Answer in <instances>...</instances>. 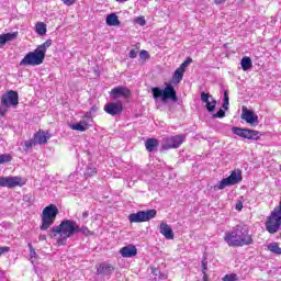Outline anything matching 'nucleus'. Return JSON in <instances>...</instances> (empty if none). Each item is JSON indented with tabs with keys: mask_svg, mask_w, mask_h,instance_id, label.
<instances>
[{
	"mask_svg": "<svg viewBox=\"0 0 281 281\" xmlns=\"http://www.w3.org/2000/svg\"><path fill=\"white\" fill-rule=\"evenodd\" d=\"M105 23H106V25L114 26V27L117 25H121L120 19L117 18V14H115V13L109 14L105 19Z\"/></svg>",
	"mask_w": 281,
	"mask_h": 281,
	"instance_id": "nucleus-22",
	"label": "nucleus"
},
{
	"mask_svg": "<svg viewBox=\"0 0 281 281\" xmlns=\"http://www.w3.org/2000/svg\"><path fill=\"white\" fill-rule=\"evenodd\" d=\"M8 109H10V105L8 103H3V101H0V116L3 117L5 113H8Z\"/></svg>",
	"mask_w": 281,
	"mask_h": 281,
	"instance_id": "nucleus-32",
	"label": "nucleus"
},
{
	"mask_svg": "<svg viewBox=\"0 0 281 281\" xmlns=\"http://www.w3.org/2000/svg\"><path fill=\"white\" fill-rule=\"evenodd\" d=\"M213 117H218V119L225 117V110L220 109V110L217 111V113L213 114Z\"/></svg>",
	"mask_w": 281,
	"mask_h": 281,
	"instance_id": "nucleus-40",
	"label": "nucleus"
},
{
	"mask_svg": "<svg viewBox=\"0 0 281 281\" xmlns=\"http://www.w3.org/2000/svg\"><path fill=\"white\" fill-rule=\"evenodd\" d=\"M241 120H245L247 124H255L258 126V115L247 108H243L241 110Z\"/></svg>",
	"mask_w": 281,
	"mask_h": 281,
	"instance_id": "nucleus-16",
	"label": "nucleus"
},
{
	"mask_svg": "<svg viewBox=\"0 0 281 281\" xmlns=\"http://www.w3.org/2000/svg\"><path fill=\"white\" fill-rule=\"evenodd\" d=\"M64 1V5H74V3H76L77 0H63Z\"/></svg>",
	"mask_w": 281,
	"mask_h": 281,
	"instance_id": "nucleus-43",
	"label": "nucleus"
},
{
	"mask_svg": "<svg viewBox=\"0 0 281 281\" xmlns=\"http://www.w3.org/2000/svg\"><path fill=\"white\" fill-rule=\"evenodd\" d=\"M235 210H237V212H240V210H243V202L238 201L235 205Z\"/></svg>",
	"mask_w": 281,
	"mask_h": 281,
	"instance_id": "nucleus-45",
	"label": "nucleus"
},
{
	"mask_svg": "<svg viewBox=\"0 0 281 281\" xmlns=\"http://www.w3.org/2000/svg\"><path fill=\"white\" fill-rule=\"evenodd\" d=\"M223 281H238V276L236 273L226 274L222 279Z\"/></svg>",
	"mask_w": 281,
	"mask_h": 281,
	"instance_id": "nucleus-35",
	"label": "nucleus"
},
{
	"mask_svg": "<svg viewBox=\"0 0 281 281\" xmlns=\"http://www.w3.org/2000/svg\"><path fill=\"white\" fill-rule=\"evenodd\" d=\"M160 234L167 238V240H172L175 238V233L172 232V227L167 223H161L159 227Z\"/></svg>",
	"mask_w": 281,
	"mask_h": 281,
	"instance_id": "nucleus-18",
	"label": "nucleus"
},
{
	"mask_svg": "<svg viewBox=\"0 0 281 281\" xmlns=\"http://www.w3.org/2000/svg\"><path fill=\"white\" fill-rule=\"evenodd\" d=\"M192 63V59L191 57H188L181 65L178 69H181V71H186L188 69V67H190Z\"/></svg>",
	"mask_w": 281,
	"mask_h": 281,
	"instance_id": "nucleus-33",
	"label": "nucleus"
},
{
	"mask_svg": "<svg viewBox=\"0 0 281 281\" xmlns=\"http://www.w3.org/2000/svg\"><path fill=\"white\" fill-rule=\"evenodd\" d=\"M135 23H137L138 25L144 26V25H146V19H144V16H137L135 19Z\"/></svg>",
	"mask_w": 281,
	"mask_h": 281,
	"instance_id": "nucleus-38",
	"label": "nucleus"
},
{
	"mask_svg": "<svg viewBox=\"0 0 281 281\" xmlns=\"http://www.w3.org/2000/svg\"><path fill=\"white\" fill-rule=\"evenodd\" d=\"M269 251H271L272 254H276L277 256H281V248L278 244H271L268 247Z\"/></svg>",
	"mask_w": 281,
	"mask_h": 281,
	"instance_id": "nucleus-29",
	"label": "nucleus"
},
{
	"mask_svg": "<svg viewBox=\"0 0 281 281\" xmlns=\"http://www.w3.org/2000/svg\"><path fill=\"white\" fill-rule=\"evenodd\" d=\"M82 218H89V212H87V211L83 212V213H82Z\"/></svg>",
	"mask_w": 281,
	"mask_h": 281,
	"instance_id": "nucleus-47",
	"label": "nucleus"
},
{
	"mask_svg": "<svg viewBox=\"0 0 281 281\" xmlns=\"http://www.w3.org/2000/svg\"><path fill=\"white\" fill-rule=\"evenodd\" d=\"M224 243L228 247H245L254 245V237L249 234V227L247 225H237L224 234Z\"/></svg>",
	"mask_w": 281,
	"mask_h": 281,
	"instance_id": "nucleus-1",
	"label": "nucleus"
},
{
	"mask_svg": "<svg viewBox=\"0 0 281 281\" xmlns=\"http://www.w3.org/2000/svg\"><path fill=\"white\" fill-rule=\"evenodd\" d=\"M139 58L146 60V58H150V54H148L147 50H144V49H143V50H140V53H139Z\"/></svg>",
	"mask_w": 281,
	"mask_h": 281,
	"instance_id": "nucleus-41",
	"label": "nucleus"
},
{
	"mask_svg": "<svg viewBox=\"0 0 281 281\" xmlns=\"http://www.w3.org/2000/svg\"><path fill=\"white\" fill-rule=\"evenodd\" d=\"M215 3L217 4L225 3V0H215Z\"/></svg>",
	"mask_w": 281,
	"mask_h": 281,
	"instance_id": "nucleus-51",
	"label": "nucleus"
},
{
	"mask_svg": "<svg viewBox=\"0 0 281 281\" xmlns=\"http://www.w3.org/2000/svg\"><path fill=\"white\" fill-rule=\"evenodd\" d=\"M130 58H137V50L136 49H131Z\"/></svg>",
	"mask_w": 281,
	"mask_h": 281,
	"instance_id": "nucleus-44",
	"label": "nucleus"
},
{
	"mask_svg": "<svg viewBox=\"0 0 281 281\" xmlns=\"http://www.w3.org/2000/svg\"><path fill=\"white\" fill-rule=\"evenodd\" d=\"M104 111L108 115H120L124 111V105L122 102H110L104 105Z\"/></svg>",
	"mask_w": 281,
	"mask_h": 281,
	"instance_id": "nucleus-12",
	"label": "nucleus"
},
{
	"mask_svg": "<svg viewBox=\"0 0 281 281\" xmlns=\"http://www.w3.org/2000/svg\"><path fill=\"white\" fill-rule=\"evenodd\" d=\"M203 273V281H210L207 280V272H202Z\"/></svg>",
	"mask_w": 281,
	"mask_h": 281,
	"instance_id": "nucleus-50",
	"label": "nucleus"
},
{
	"mask_svg": "<svg viewBox=\"0 0 281 281\" xmlns=\"http://www.w3.org/2000/svg\"><path fill=\"white\" fill-rule=\"evenodd\" d=\"M40 240H47V236L46 235H40Z\"/></svg>",
	"mask_w": 281,
	"mask_h": 281,
	"instance_id": "nucleus-49",
	"label": "nucleus"
},
{
	"mask_svg": "<svg viewBox=\"0 0 281 281\" xmlns=\"http://www.w3.org/2000/svg\"><path fill=\"white\" fill-rule=\"evenodd\" d=\"M58 206H56L55 204H49L48 206H46L42 212V225L40 226V229L42 232H47L50 225H54V223H56V217L58 216Z\"/></svg>",
	"mask_w": 281,
	"mask_h": 281,
	"instance_id": "nucleus-4",
	"label": "nucleus"
},
{
	"mask_svg": "<svg viewBox=\"0 0 281 281\" xmlns=\"http://www.w3.org/2000/svg\"><path fill=\"white\" fill-rule=\"evenodd\" d=\"M10 161H12V156L10 154L0 155V166L3 164H10Z\"/></svg>",
	"mask_w": 281,
	"mask_h": 281,
	"instance_id": "nucleus-30",
	"label": "nucleus"
},
{
	"mask_svg": "<svg viewBox=\"0 0 281 281\" xmlns=\"http://www.w3.org/2000/svg\"><path fill=\"white\" fill-rule=\"evenodd\" d=\"M95 269L98 276H111L115 271V267L106 261L98 263Z\"/></svg>",
	"mask_w": 281,
	"mask_h": 281,
	"instance_id": "nucleus-15",
	"label": "nucleus"
},
{
	"mask_svg": "<svg viewBox=\"0 0 281 281\" xmlns=\"http://www.w3.org/2000/svg\"><path fill=\"white\" fill-rule=\"evenodd\" d=\"M16 186H25L23 178L15 177H0V188H16Z\"/></svg>",
	"mask_w": 281,
	"mask_h": 281,
	"instance_id": "nucleus-10",
	"label": "nucleus"
},
{
	"mask_svg": "<svg viewBox=\"0 0 281 281\" xmlns=\"http://www.w3.org/2000/svg\"><path fill=\"white\" fill-rule=\"evenodd\" d=\"M77 234H83L85 236H89V234H91V232L89 231V228L87 226H79L78 225V231Z\"/></svg>",
	"mask_w": 281,
	"mask_h": 281,
	"instance_id": "nucleus-36",
	"label": "nucleus"
},
{
	"mask_svg": "<svg viewBox=\"0 0 281 281\" xmlns=\"http://www.w3.org/2000/svg\"><path fill=\"white\" fill-rule=\"evenodd\" d=\"M72 131H79L80 133H85V131H89V124L87 122L80 121L79 123H74L70 125Z\"/></svg>",
	"mask_w": 281,
	"mask_h": 281,
	"instance_id": "nucleus-23",
	"label": "nucleus"
},
{
	"mask_svg": "<svg viewBox=\"0 0 281 281\" xmlns=\"http://www.w3.org/2000/svg\"><path fill=\"white\" fill-rule=\"evenodd\" d=\"M19 36V32H13V33H7L0 35V45H5V43H10V41H14Z\"/></svg>",
	"mask_w": 281,
	"mask_h": 281,
	"instance_id": "nucleus-21",
	"label": "nucleus"
},
{
	"mask_svg": "<svg viewBox=\"0 0 281 281\" xmlns=\"http://www.w3.org/2000/svg\"><path fill=\"white\" fill-rule=\"evenodd\" d=\"M201 101L204 102L206 111H209V113H214V111H216L217 102L210 94H207L205 92H202L201 93Z\"/></svg>",
	"mask_w": 281,
	"mask_h": 281,
	"instance_id": "nucleus-14",
	"label": "nucleus"
},
{
	"mask_svg": "<svg viewBox=\"0 0 281 281\" xmlns=\"http://www.w3.org/2000/svg\"><path fill=\"white\" fill-rule=\"evenodd\" d=\"M35 145H36V140L34 138L25 140V143H24V147H25L24 150H30V148H32Z\"/></svg>",
	"mask_w": 281,
	"mask_h": 281,
	"instance_id": "nucleus-34",
	"label": "nucleus"
},
{
	"mask_svg": "<svg viewBox=\"0 0 281 281\" xmlns=\"http://www.w3.org/2000/svg\"><path fill=\"white\" fill-rule=\"evenodd\" d=\"M52 47V40H47L45 43H43L42 45L37 46V49L40 52L43 53V55L45 56V54H47V48Z\"/></svg>",
	"mask_w": 281,
	"mask_h": 281,
	"instance_id": "nucleus-28",
	"label": "nucleus"
},
{
	"mask_svg": "<svg viewBox=\"0 0 281 281\" xmlns=\"http://www.w3.org/2000/svg\"><path fill=\"white\" fill-rule=\"evenodd\" d=\"M35 32L40 36H45V34H47V24L43 22H37L35 25Z\"/></svg>",
	"mask_w": 281,
	"mask_h": 281,
	"instance_id": "nucleus-25",
	"label": "nucleus"
},
{
	"mask_svg": "<svg viewBox=\"0 0 281 281\" xmlns=\"http://www.w3.org/2000/svg\"><path fill=\"white\" fill-rule=\"evenodd\" d=\"M97 111H98V108H97V106H92V108L90 109L91 114H92V113H95Z\"/></svg>",
	"mask_w": 281,
	"mask_h": 281,
	"instance_id": "nucleus-48",
	"label": "nucleus"
},
{
	"mask_svg": "<svg viewBox=\"0 0 281 281\" xmlns=\"http://www.w3.org/2000/svg\"><path fill=\"white\" fill-rule=\"evenodd\" d=\"M117 1V3H126V1H128V0H116Z\"/></svg>",
	"mask_w": 281,
	"mask_h": 281,
	"instance_id": "nucleus-52",
	"label": "nucleus"
},
{
	"mask_svg": "<svg viewBox=\"0 0 281 281\" xmlns=\"http://www.w3.org/2000/svg\"><path fill=\"white\" fill-rule=\"evenodd\" d=\"M8 251H10V247H8V246L0 247V256H1L2 254H8Z\"/></svg>",
	"mask_w": 281,
	"mask_h": 281,
	"instance_id": "nucleus-42",
	"label": "nucleus"
},
{
	"mask_svg": "<svg viewBox=\"0 0 281 281\" xmlns=\"http://www.w3.org/2000/svg\"><path fill=\"white\" fill-rule=\"evenodd\" d=\"M186 142V135L178 134L176 136H168L162 138L161 150H170L172 148H179L181 144Z\"/></svg>",
	"mask_w": 281,
	"mask_h": 281,
	"instance_id": "nucleus-8",
	"label": "nucleus"
},
{
	"mask_svg": "<svg viewBox=\"0 0 281 281\" xmlns=\"http://www.w3.org/2000/svg\"><path fill=\"white\" fill-rule=\"evenodd\" d=\"M183 74H186V71L181 70L180 68L176 69L173 77H172L173 82L179 85V82H181V80H183Z\"/></svg>",
	"mask_w": 281,
	"mask_h": 281,
	"instance_id": "nucleus-27",
	"label": "nucleus"
},
{
	"mask_svg": "<svg viewBox=\"0 0 281 281\" xmlns=\"http://www.w3.org/2000/svg\"><path fill=\"white\" fill-rule=\"evenodd\" d=\"M157 216V210L151 209L147 211H138L137 213H132L128 216L130 223H146L151 218Z\"/></svg>",
	"mask_w": 281,
	"mask_h": 281,
	"instance_id": "nucleus-7",
	"label": "nucleus"
},
{
	"mask_svg": "<svg viewBox=\"0 0 281 281\" xmlns=\"http://www.w3.org/2000/svg\"><path fill=\"white\" fill-rule=\"evenodd\" d=\"M154 100H159L161 98V102L166 104L168 100L171 102H179V98L177 97V90H175V86L172 83H166L165 89L159 87H155L151 89Z\"/></svg>",
	"mask_w": 281,
	"mask_h": 281,
	"instance_id": "nucleus-3",
	"label": "nucleus"
},
{
	"mask_svg": "<svg viewBox=\"0 0 281 281\" xmlns=\"http://www.w3.org/2000/svg\"><path fill=\"white\" fill-rule=\"evenodd\" d=\"M30 256L31 258H36V250L34 248H31Z\"/></svg>",
	"mask_w": 281,
	"mask_h": 281,
	"instance_id": "nucleus-46",
	"label": "nucleus"
},
{
	"mask_svg": "<svg viewBox=\"0 0 281 281\" xmlns=\"http://www.w3.org/2000/svg\"><path fill=\"white\" fill-rule=\"evenodd\" d=\"M58 234L60 237L57 239V245H67V238L78 234V223L74 220H64L48 231L49 238H56Z\"/></svg>",
	"mask_w": 281,
	"mask_h": 281,
	"instance_id": "nucleus-2",
	"label": "nucleus"
},
{
	"mask_svg": "<svg viewBox=\"0 0 281 281\" xmlns=\"http://www.w3.org/2000/svg\"><path fill=\"white\" fill-rule=\"evenodd\" d=\"M232 132L234 135H238V137H243L244 139H254L257 142V139H260V132L256 130H249V128H243V127H232Z\"/></svg>",
	"mask_w": 281,
	"mask_h": 281,
	"instance_id": "nucleus-9",
	"label": "nucleus"
},
{
	"mask_svg": "<svg viewBox=\"0 0 281 281\" xmlns=\"http://www.w3.org/2000/svg\"><path fill=\"white\" fill-rule=\"evenodd\" d=\"M92 120H93V116L91 115V112H86V114L83 116V122L89 124V122H91Z\"/></svg>",
	"mask_w": 281,
	"mask_h": 281,
	"instance_id": "nucleus-39",
	"label": "nucleus"
},
{
	"mask_svg": "<svg viewBox=\"0 0 281 281\" xmlns=\"http://www.w3.org/2000/svg\"><path fill=\"white\" fill-rule=\"evenodd\" d=\"M240 65H241L243 71H249V69H251V67H252L251 58L250 57H243L241 61H240Z\"/></svg>",
	"mask_w": 281,
	"mask_h": 281,
	"instance_id": "nucleus-26",
	"label": "nucleus"
},
{
	"mask_svg": "<svg viewBox=\"0 0 281 281\" xmlns=\"http://www.w3.org/2000/svg\"><path fill=\"white\" fill-rule=\"evenodd\" d=\"M243 181V171L241 170H234L229 175V177L224 178L221 180L217 184L213 187V189L216 190H225V188H231V186H236L237 183H240Z\"/></svg>",
	"mask_w": 281,
	"mask_h": 281,
	"instance_id": "nucleus-6",
	"label": "nucleus"
},
{
	"mask_svg": "<svg viewBox=\"0 0 281 281\" xmlns=\"http://www.w3.org/2000/svg\"><path fill=\"white\" fill-rule=\"evenodd\" d=\"M145 147L148 153H155L159 148V140L157 138H148L145 142Z\"/></svg>",
	"mask_w": 281,
	"mask_h": 281,
	"instance_id": "nucleus-20",
	"label": "nucleus"
},
{
	"mask_svg": "<svg viewBox=\"0 0 281 281\" xmlns=\"http://www.w3.org/2000/svg\"><path fill=\"white\" fill-rule=\"evenodd\" d=\"M110 95L113 100H119V98H131V90L126 87H115L111 90Z\"/></svg>",
	"mask_w": 281,
	"mask_h": 281,
	"instance_id": "nucleus-13",
	"label": "nucleus"
},
{
	"mask_svg": "<svg viewBox=\"0 0 281 281\" xmlns=\"http://www.w3.org/2000/svg\"><path fill=\"white\" fill-rule=\"evenodd\" d=\"M29 249L30 251H32V249H34V246H32V244H29Z\"/></svg>",
	"mask_w": 281,
	"mask_h": 281,
	"instance_id": "nucleus-53",
	"label": "nucleus"
},
{
	"mask_svg": "<svg viewBox=\"0 0 281 281\" xmlns=\"http://www.w3.org/2000/svg\"><path fill=\"white\" fill-rule=\"evenodd\" d=\"M1 101L3 104H8L9 106H19V92L9 90L2 95Z\"/></svg>",
	"mask_w": 281,
	"mask_h": 281,
	"instance_id": "nucleus-11",
	"label": "nucleus"
},
{
	"mask_svg": "<svg viewBox=\"0 0 281 281\" xmlns=\"http://www.w3.org/2000/svg\"><path fill=\"white\" fill-rule=\"evenodd\" d=\"M95 175H98V169L92 164H89L85 171V178L91 179V177H95Z\"/></svg>",
	"mask_w": 281,
	"mask_h": 281,
	"instance_id": "nucleus-24",
	"label": "nucleus"
},
{
	"mask_svg": "<svg viewBox=\"0 0 281 281\" xmlns=\"http://www.w3.org/2000/svg\"><path fill=\"white\" fill-rule=\"evenodd\" d=\"M202 273H207V257L204 256L202 259Z\"/></svg>",
	"mask_w": 281,
	"mask_h": 281,
	"instance_id": "nucleus-37",
	"label": "nucleus"
},
{
	"mask_svg": "<svg viewBox=\"0 0 281 281\" xmlns=\"http://www.w3.org/2000/svg\"><path fill=\"white\" fill-rule=\"evenodd\" d=\"M223 109L229 111V93L227 91H224Z\"/></svg>",
	"mask_w": 281,
	"mask_h": 281,
	"instance_id": "nucleus-31",
	"label": "nucleus"
},
{
	"mask_svg": "<svg viewBox=\"0 0 281 281\" xmlns=\"http://www.w3.org/2000/svg\"><path fill=\"white\" fill-rule=\"evenodd\" d=\"M120 254L123 258H134L137 256V247L135 245H127L121 248Z\"/></svg>",
	"mask_w": 281,
	"mask_h": 281,
	"instance_id": "nucleus-17",
	"label": "nucleus"
},
{
	"mask_svg": "<svg viewBox=\"0 0 281 281\" xmlns=\"http://www.w3.org/2000/svg\"><path fill=\"white\" fill-rule=\"evenodd\" d=\"M45 61V55L43 52L36 48L34 52H29L24 58L20 61L21 66L27 67H37L38 65H43Z\"/></svg>",
	"mask_w": 281,
	"mask_h": 281,
	"instance_id": "nucleus-5",
	"label": "nucleus"
},
{
	"mask_svg": "<svg viewBox=\"0 0 281 281\" xmlns=\"http://www.w3.org/2000/svg\"><path fill=\"white\" fill-rule=\"evenodd\" d=\"M49 133H45L43 131H38L37 133L34 134L33 139H35V144H38L40 146H43L47 144V139H49Z\"/></svg>",
	"mask_w": 281,
	"mask_h": 281,
	"instance_id": "nucleus-19",
	"label": "nucleus"
}]
</instances>
